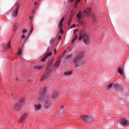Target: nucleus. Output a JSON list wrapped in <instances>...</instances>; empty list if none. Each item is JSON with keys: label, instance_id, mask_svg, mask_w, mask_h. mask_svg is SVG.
Segmentation results:
<instances>
[{"label": "nucleus", "instance_id": "2f4dec72", "mask_svg": "<svg viewBox=\"0 0 129 129\" xmlns=\"http://www.w3.org/2000/svg\"><path fill=\"white\" fill-rule=\"evenodd\" d=\"M29 19L31 21H33V16H30L29 17Z\"/></svg>", "mask_w": 129, "mask_h": 129}, {"label": "nucleus", "instance_id": "a19ab883", "mask_svg": "<svg viewBox=\"0 0 129 129\" xmlns=\"http://www.w3.org/2000/svg\"><path fill=\"white\" fill-rule=\"evenodd\" d=\"M60 108H63V106H61Z\"/></svg>", "mask_w": 129, "mask_h": 129}, {"label": "nucleus", "instance_id": "393cba45", "mask_svg": "<svg viewBox=\"0 0 129 129\" xmlns=\"http://www.w3.org/2000/svg\"><path fill=\"white\" fill-rule=\"evenodd\" d=\"M72 21V19H71V18H69V20L68 21V26H69L70 25Z\"/></svg>", "mask_w": 129, "mask_h": 129}, {"label": "nucleus", "instance_id": "a211bd4d", "mask_svg": "<svg viewBox=\"0 0 129 129\" xmlns=\"http://www.w3.org/2000/svg\"><path fill=\"white\" fill-rule=\"evenodd\" d=\"M41 107V104H36V105H35L34 106V108L35 110H39V109H40Z\"/></svg>", "mask_w": 129, "mask_h": 129}, {"label": "nucleus", "instance_id": "f704fd0d", "mask_svg": "<svg viewBox=\"0 0 129 129\" xmlns=\"http://www.w3.org/2000/svg\"><path fill=\"white\" fill-rule=\"evenodd\" d=\"M58 41H60L61 40V36H58Z\"/></svg>", "mask_w": 129, "mask_h": 129}, {"label": "nucleus", "instance_id": "ea45409f", "mask_svg": "<svg viewBox=\"0 0 129 129\" xmlns=\"http://www.w3.org/2000/svg\"><path fill=\"white\" fill-rule=\"evenodd\" d=\"M37 5V2L35 3V6H36Z\"/></svg>", "mask_w": 129, "mask_h": 129}, {"label": "nucleus", "instance_id": "f257e3e1", "mask_svg": "<svg viewBox=\"0 0 129 129\" xmlns=\"http://www.w3.org/2000/svg\"><path fill=\"white\" fill-rule=\"evenodd\" d=\"M49 96H50V94L46 91L45 88H43V91L39 94V96H38V99L39 100L43 99L44 108H45V109H48V108L51 107V104L50 100H49Z\"/></svg>", "mask_w": 129, "mask_h": 129}, {"label": "nucleus", "instance_id": "6e6552de", "mask_svg": "<svg viewBox=\"0 0 129 129\" xmlns=\"http://www.w3.org/2000/svg\"><path fill=\"white\" fill-rule=\"evenodd\" d=\"M90 11H91V8L86 9L83 12V16L84 17H90L91 15Z\"/></svg>", "mask_w": 129, "mask_h": 129}, {"label": "nucleus", "instance_id": "f3484780", "mask_svg": "<svg viewBox=\"0 0 129 129\" xmlns=\"http://www.w3.org/2000/svg\"><path fill=\"white\" fill-rule=\"evenodd\" d=\"M61 59H59V60H57L56 62L54 64V67L55 68H57L59 67V65H60V62H61Z\"/></svg>", "mask_w": 129, "mask_h": 129}, {"label": "nucleus", "instance_id": "f03ea898", "mask_svg": "<svg viewBox=\"0 0 129 129\" xmlns=\"http://www.w3.org/2000/svg\"><path fill=\"white\" fill-rule=\"evenodd\" d=\"M79 41H81L82 39L84 40V43L86 45H89L90 41L89 40V36L84 32H81L79 33Z\"/></svg>", "mask_w": 129, "mask_h": 129}, {"label": "nucleus", "instance_id": "72a5a7b5", "mask_svg": "<svg viewBox=\"0 0 129 129\" xmlns=\"http://www.w3.org/2000/svg\"><path fill=\"white\" fill-rule=\"evenodd\" d=\"M25 35H22L21 36V38H22V39H25Z\"/></svg>", "mask_w": 129, "mask_h": 129}, {"label": "nucleus", "instance_id": "e433bc0d", "mask_svg": "<svg viewBox=\"0 0 129 129\" xmlns=\"http://www.w3.org/2000/svg\"><path fill=\"white\" fill-rule=\"evenodd\" d=\"M53 54H56V49H55V50H54Z\"/></svg>", "mask_w": 129, "mask_h": 129}, {"label": "nucleus", "instance_id": "58836bf2", "mask_svg": "<svg viewBox=\"0 0 129 129\" xmlns=\"http://www.w3.org/2000/svg\"><path fill=\"white\" fill-rule=\"evenodd\" d=\"M33 10H36V6H34V7H33Z\"/></svg>", "mask_w": 129, "mask_h": 129}, {"label": "nucleus", "instance_id": "dca6fc26", "mask_svg": "<svg viewBox=\"0 0 129 129\" xmlns=\"http://www.w3.org/2000/svg\"><path fill=\"white\" fill-rule=\"evenodd\" d=\"M50 73H51V71H48L45 75H44L41 78V80H44V79H46L49 75H50Z\"/></svg>", "mask_w": 129, "mask_h": 129}, {"label": "nucleus", "instance_id": "4468645a", "mask_svg": "<svg viewBox=\"0 0 129 129\" xmlns=\"http://www.w3.org/2000/svg\"><path fill=\"white\" fill-rule=\"evenodd\" d=\"M28 116L27 114H24L22 116L19 118V121H24L26 119V118H28Z\"/></svg>", "mask_w": 129, "mask_h": 129}, {"label": "nucleus", "instance_id": "bb28decb", "mask_svg": "<svg viewBox=\"0 0 129 129\" xmlns=\"http://www.w3.org/2000/svg\"><path fill=\"white\" fill-rule=\"evenodd\" d=\"M51 66H52V62H49L47 66V68H49L51 67Z\"/></svg>", "mask_w": 129, "mask_h": 129}, {"label": "nucleus", "instance_id": "cd10ccee", "mask_svg": "<svg viewBox=\"0 0 129 129\" xmlns=\"http://www.w3.org/2000/svg\"><path fill=\"white\" fill-rule=\"evenodd\" d=\"M21 52H22V50H21V49L19 48L18 51V55H21Z\"/></svg>", "mask_w": 129, "mask_h": 129}, {"label": "nucleus", "instance_id": "7ed1b4c3", "mask_svg": "<svg viewBox=\"0 0 129 129\" xmlns=\"http://www.w3.org/2000/svg\"><path fill=\"white\" fill-rule=\"evenodd\" d=\"M84 56V54H83V53H78L77 57L75 59L76 67L83 65V61H82V58H83Z\"/></svg>", "mask_w": 129, "mask_h": 129}, {"label": "nucleus", "instance_id": "1a4fd4ad", "mask_svg": "<svg viewBox=\"0 0 129 129\" xmlns=\"http://www.w3.org/2000/svg\"><path fill=\"white\" fill-rule=\"evenodd\" d=\"M76 32H78V30L77 29H75L74 31V36L73 39V41L72 43H71V45H74V43L76 40L78 39V36H77V34H76Z\"/></svg>", "mask_w": 129, "mask_h": 129}, {"label": "nucleus", "instance_id": "ddd939ff", "mask_svg": "<svg viewBox=\"0 0 129 129\" xmlns=\"http://www.w3.org/2000/svg\"><path fill=\"white\" fill-rule=\"evenodd\" d=\"M80 119L82 120H84V121H86L87 122L88 120H89V117L87 115L82 116L80 117Z\"/></svg>", "mask_w": 129, "mask_h": 129}, {"label": "nucleus", "instance_id": "c85d7f7f", "mask_svg": "<svg viewBox=\"0 0 129 129\" xmlns=\"http://www.w3.org/2000/svg\"><path fill=\"white\" fill-rule=\"evenodd\" d=\"M72 55H71V54H68L67 56H66V59H69V58H71V56H72Z\"/></svg>", "mask_w": 129, "mask_h": 129}, {"label": "nucleus", "instance_id": "c756f323", "mask_svg": "<svg viewBox=\"0 0 129 129\" xmlns=\"http://www.w3.org/2000/svg\"><path fill=\"white\" fill-rule=\"evenodd\" d=\"M76 26V25L75 24H72L70 27V29H72L73 28H75Z\"/></svg>", "mask_w": 129, "mask_h": 129}, {"label": "nucleus", "instance_id": "423d86ee", "mask_svg": "<svg viewBox=\"0 0 129 129\" xmlns=\"http://www.w3.org/2000/svg\"><path fill=\"white\" fill-rule=\"evenodd\" d=\"M82 11H80L79 13L77 15V20L80 25L81 26H84V22H83V21L81 20V19H82Z\"/></svg>", "mask_w": 129, "mask_h": 129}, {"label": "nucleus", "instance_id": "9b49d317", "mask_svg": "<svg viewBox=\"0 0 129 129\" xmlns=\"http://www.w3.org/2000/svg\"><path fill=\"white\" fill-rule=\"evenodd\" d=\"M12 46L10 45V42H8L7 44L3 45L4 51H7V50H9V49H11Z\"/></svg>", "mask_w": 129, "mask_h": 129}, {"label": "nucleus", "instance_id": "20e7f679", "mask_svg": "<svg viewBox=\"0 0 129 129\" xmlns=\"http://www.w3.org/2000/svg\"><path fill=\"white\" fill-rule=\"evenodd\" d=\"M20 10V3H18L16 5V8L12 12L11 16L12 18H17L18 13Z\"/></svg>", "mask_w": 129, "mask_h": 129}, {"label": "nucleus", "instance_id": "aec40b11", "mask_svg": "<svg viewBox=\"0 0 129 129\" xmlns=\"http://www.w3.org/2000/svg\"><path fill=\"white\" fill-rule=\"evenodd\" d=\"M112 85H113V83H111L108 85H107L105 86V88L106 89H110V88H111L112 87Z\"/></svg>", "mask_w": 129, "mask_h": 129}, {"label": "nucleus", "instance_id": "79ce46f5", "mask_svg": "<svg viewBox=\"0 0 129 129\" xmlns=\"http://www.w3.org/2000/svg\"><path fill=\"white\" fill-rule=\"evenodd\" d=\"M93 19H94V17L93 16Z\"/></svg>", "mask_w": 129, "mask_h": 129}, {"label": "nucleus", "instance_id": "c9c22d12", "mask_svg": "<svg viewBox=\"0 0 129 129\" xmlns=\"http://www.w3.org/2000/svg\"><path fill=\"white\" fill-rule=\"evenodd\" d=\"M50 63H52L53 62V58L51 59L50 61H49Z\"/></svg>", "mask_w": 129, "mask_h": 129}, {"label": "nucleus", "instance_id": "a878e982", "mask_svg": "<svg viewBox=\"0 0 129 129\" xmlns=\"http://www.w3.org/2000/svg\"><path fill=\"white\" fill-rule=\"evenodd\" d=\"M118 87V84H115L114 85V88H116V89H117V88Z\"/></svg>", "mask_w": 129, "mask_h": 129}, {"label": "nucleus", "instance_id": "7c9ffc66", "mask_svg": "<svg viewBox=\"0 0 129 129\" xmlns=\"http://www.w3.org/2000/svg\"><path fill=\"white\" fill-rule=\"evenodd\" d=\"M30 34H32V32H33V26H31L30 27Z\"/></svg>", "mask_w": 129, "mask_h": 129}, {"label": "nucleus", "instance_id": "4c0bfd02", "mask_svg": "<svg viewBox=\"0 0 129 129\" xmlns=\"http://www.w3.org/2000/svg\"><path fill=\"white\" fill-rule=\"evenodd\" d=\"M35 12H36V10H34V9H33V10H32V13H35Z\"/></svg>", "mask_w": 129, "mask_h": 129}, {"label": "nucleus", "instance_id": "412c9836", "mask_svg": "<svg viewBox=\"0 0 129 129\" xmlns=\"http://www.w3.org/2000/svg\"><path fill=\"white\" fill-rule=\"evenodd\" d=\"M118 73L121 75L122 73H123V69L122 68H118Z\"/></svg>", "mask_w": 129, "mask_h": 129}, {"label": "nucleus", "instance_id": "6ab92c4d", "mask_svg": "<svg viewBox=\"0 0 129 129\" xmlns=\"http://www.w3.org/2000/svg\"><path fill=\"white\" fill-rule=\"evenodd\" d=\"M71 1V3H72L73 1L74 0H70ZM81 0H76L75 4V9H76L77 8V6L78 5V3H80V1Z\"/></svg>", "mask_w": 129, "mask_h": 129}, {"label": "nucleus", "instance_id": "2eb2a0df", "mask_svg": "<svg viewBox=\"0 0 129 129\" xmlns=\"http://www.w3.org/2000/svg\"><path fill=\"white\" fill-rule=\"evenodd\" d=\"M57 96H58V93L54 92L52 94V98L53 100H55L56 98H57Z\"/></svg>", "mask_w": 129, "mask_h": 129}, {"label": "nucleus", "instance_id": "5701e85b", "mask_svg": "<svg viewBox=\"0 0 129 129\" xmlns=\"http://www.w3.org/2000/svg\"><path fill=\"white\" fill-rule=\"evenodd\" d=\"M43 64L39 66H35L34 69H42V68H43Z\"/></svg>", "mask_w": 129, "mask_h": 129}, {"label": "nucleus", "instance_id": "473e14b6", "mask_svg": "<svg viewBox=\"0 0 129 129\" xmlns=\"http://www.w3.org/2000/svg\"><path fill=\"white\" fill-rule=\"evenodd\" d=\"M26 32H27V29H24L23 30V31H22V33H26Z\"/></svg>", "mask_w": 129, "mask_h": 129}, {"label": "nucleus", "instance_id": "4be33fe9", "mask_svg": "<svg viewBox=\"0 0 129 129\" xmlns=\"http://www.w3.org/2000/svg\"><path fill=\"white\" fill-rule=\"evenodd\" d=\"M72 74V71H68L64 73V75H67V76H69V75H71Z\"/></svg>", "mask_w": 129, "mask_h": 129}, {"label": "nucleus", "instance_id": "b1692460", "mask_svg": "<svg viewBox=\"0 0 129 129\" xmlns=\"http://www.w3.org/2000/svg\"><path fill=\"white\" fill-rule=\"evenodd\" d=\"M18 28H19V25L16 24L14 27H13V30L14 31H16V30H18Z\"/></svg>", "mask_w": 129, "mask_h": 129}, {"label": "nucleus", "instance_id": "f8f14e48", "mask_svg": "<svg viewBox=\"0 0 129 129\" xmlns=\"http://www.w3.org/2000/svg\"><path fill=\"white\" fill-rule=\"evenodd\" d=\"M120 123L121 125H123V126H126V125H127V120L125 119V118H123L121 119Z\"/></svg>", "mask_w": 129, "mask_h": 129}, {"label": "nucleus", "instance_id": "0eeeda50", "mask_svg": "<svg viewBox=\"0 0 129 129\" xmlns=\"http://www.w3.org/2000/svg\"><path fill=\"white\" fill-rule=\"evenodd\" d=\"M64 17H62L60 20L58 25V27H59L60 29V33L61 34H63V33H64V31H63V29H62V28H63V23L64 22Z\"/></svg>", "mask_w": 129, "mask_h": 129}, {"label": "nucleus", "instance_id": "9d476101", "mask_svg": "<svg viewBox=\"0 0 129 129\" xmlns=\"http://www.w3.org/2000/svg\"><path fill=\"white\" fill-rule=\"evenodd\" d=\"M51 55H52V52H49L48 53L46 54L44 57L41 59V62H45L46 59H49L50 58V56H51Z\"/></svg>", "mask_w": 129, "mask_h": 129}, {"label": "nucleus", "instance_id": "39448f33", "mask_svg": "<svg viewBox=\"0 0 129 129\" xmlns=\"http://www.w3.org/2000/svg\"><path fill=\"white\" fill-rule=\"evenodd\" d=\"M24 102H25V100H22L15 104L14 106L15 110H19L20 108H22L23 107V103H24Z\"/></svg>", "mask_w": 129, "mask_h": 129}]
</instances>
